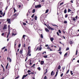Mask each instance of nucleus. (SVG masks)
Returning a JSON list of instances; mask_svg holds the SVG:
<instances>
[{"instance_id": "61", "label": "nucleus", "mask_w": 79, "mask_h": 79, "mask_svg": "<svg viewBox=\"0 0 79 79\" xmlns=\"http://www.w3.org/2000/svg\"><path fill=\"white\" fill-rule=\"evenodd\" d=\"M41 38H43V35H42V34L41 35Z\"/></svg>"}, {"instance_id": "7", "label": "nucleus", "mask_w": 79, "mask_h": 79, "mask_svg": "<svg viewBox=\"0 0 79 79\" xmlns=\"http://www.w3.org/2000/svg\"><path fill=\"white\" fill-rule=\"evenodd\" d=\"M18 15H19V13H18V12H17L14 15H15V16H17Z\"/></svg>"}, {"instance_id": "21", "label": "nucleus", "mask_w": 79, "mask_h": 79, "mask_svg": "<svg viewBox=\"0 0 79 79\" xmlns=\"http://www.w3.org/2000/svg\"><path fill=\"white\" fill-rule=\"evenodd\" d=\"M0 13L1 15H3V12H2V10H0Z\"/></svg>"}, {"instance_id": "58", "label": "nucleus", "mask_w": 79, "mask_h": 79, "mask_svg": "<svg viewBox=\"0 0 79 79\" xmlns=\"http://www.w3.org/2000/svg\"><path fill=\"white\" fill-rule=\"evenodd\" d=\"M56 34H57V35H58V36H59V35H59V33H58V32H56Z\"/></svg>"}, {"instance_id": "24", "label": "nucleus", "mask_w": 79, "mask_h": 79, "mask_svg": "<svg viewBox=\"0 0 79 79\" xmlns=\"http://www.w3.org/2000/svg\"><path fill=\"white\" fill-rule=\"evenodd\" d=\"M35 9H34L32 10V13H35Z\"/></svg>"}, {"instance_id": "34", "label": "nucleus", "mask_w": 79, "mask_h": 79, "mask_svg": "<svg viewBox=\"0 0 79 79\" xmlns=\"http://www.w3.org/2000/svg\"><path fill=\"white\" fill-rule=\"evenodd\" d=\"M8 30H10V25H8Z\"/></svg>"}, {"instance_id": "64", "label": "nucleus", "mask_w": 79, "mask_h": 79, "mask_svg": "<svg viewBox=\"0 0 79 79\" xmlns=\"http://www.w3.org/2000/svg\"><path fill=\"white\" fill-rule=\"evenodd\" d=\"M59 53L61 55V54H62V52H61V51L60 52H59Z\"/></svg>"}, {"instance_id": "59", "label": "nucleus", "mask_w": 79, "mask_h": 79, "mask_svg": "<svg viewBox=\"0 0 79 79\" xmlns=\"http://www.w3.org/2000/svg\"><path fill=\"white\" fill-rule=\"evenodd\" d=\"M4 33H2V34L1 35H2V36H3V35H4Z\"/></svg>"}, {"instance_id": "14", "label": "nucleus", "mask_w": 79, "mask_h": 79, "mask_svg": "<svg viewBox=\"0 0 79 79\" xmlns=\"http://www.w3.org/2000/svg\"><path fill=\"white\" fill-rule=\"evenodd\" d=\"M34 19L35 20H37V15L35 16Z\"/></svg>"}, {"instance_id": "57", "label": "nucleus", "mask_w": 79, "mask_h": 79, "mask_svg": "<svg viewBox=\"0 0 79 79\" xmlns=\"http://www.w3.org/2000/svg\"><path fill=\"white\" fill-rule=\"evenodd\" d=\"M17 6H18V8H21V5H19Z\"/></svg>"}, {"instance_id": "40", "label": "nucleus", "mask_w": 79, "mask_h": 79, "mask_svg": "<svg viewBox=\"0 0 79 79\" xmlns=\"http://www.w3.org/2000/svg\"><path fill=\"white\" fill-rule=\"evenodd\" d=\"M16 42H15V44H14V47H16Z\"/></svg>"}, {"instance_id": "39", "label": "nucleus", "mask_w": 79, "mask_h": 79, "mask_svg": "<svg viewBox=\"0 0 79 79\" xmlns=\"http://www.w3.org/2000/svg\"><path fill=\"white\" fill-rule=\"evenodd\" d=\"M58 32H59V33H60V34L61 33V31L60 30H58Z\"/></svg>"}, {"instance_id": "46", "label": "nucleus", "mask_w": 79, "mask_h": 79, "mask_svg": "<svg viewBox=\"0 0 79 79\" xmlns=\"http://www.w3.org/2000/svg\"><path fill=\"white\" fill-rule=\"evenodd\" d=\"M68 14H66L65 15V18H67V17H68Z\"/></svg>"}, {"instance_id": "35", "label": "nucleus", "mask_w": 79, "mask_h": 79, "mask_svg": "<svg viewBox=\"0 0 79 79\" xmlns=\"http://www.w3.org/2000/svg\"><path fill=\"white\" fill-rule=\"evenodd\" d=\"M47 77L46 76H45L44 77V79H47Z\"/></svg>"}, {"instance_id": "11", "label": "nucleus", "mask_w": 79, "mask_h": 79, "mask_svg": "<svg viewBox=\"0 0 79 79\" xmlns=\"http://www.w3.org/2000/svg\"><path fill=\"white\" fill-rule=\"evenodd\" d=\"M42 16H43V17H44V18H45V17H46V16H47V15H46L45 14H43L42 15Z\"/></svg>"}, {"instance_id": "16", "label": "nucleus", "mask_w": 79, "mask_h": 79, "mask_svg": "<svg viewBox=\"0 0 79 79\" xmlns=\"http://www.w3.org/2000/svg\"><path fill=\"white\" fill-rule=\"evenodd\" d=\"M64 13L65 14H66V13H67V10L66 9H65L64 10Z\"/></svg>"}, {"instance_id": "45", "label": "nucleus", "mask_w": 79, "mask_h": 79, "mask_svg": "<svg viewBox=\"0 0 79 79\" xmlns=\"http://www.w3.org/2000/svg\"><path fill=\"white\" fill-rule=\"evenodd\" d=\"M34 15H35V14H33L32 16L31 17V18H34Z\"/></svg>"}, {"instance_id": "18", "label": "nucleus", "mask_w": 79, "mask_h": 79, "mask_svg": "<svg viewBox=\"0 0 79 79\" xmlns=\"http://www.w3.org/2000/svg\"><path fill=\"white\" fill-rule=\"evenodd\" d=\"M51 41V42H53V40H54V39L53 38H51L50 39Z\"/></svg>"}, {"instance_id": "2", "label": "nucleus", "mask_w": 79, "mask_h": 79, "mask_svg": "<svg viewBox=\"0 0 79 79\" xmlns=\"http://www.w3.org/2000/svg\"><path fill=\"white\" fill-rule=\"evenodd\" d=\"M7 29V25L6 24H4V27H3V30H5Z\"/></svg>"}, {"instance_id": "12", "label": "nucleus", "mask_w": 79, "mask_h": 79, "mask_svg": "<svg viewBox=\"0 0 79 79\" xmlns=\"http://www.w3.org/2000/svg\"><path fill=\"white\" fill-rule=\"evenodd\" d=\"M45 30L46 31V32H49V30H48V29H47V28H45Z\"/></svg>"}, {"instance_id": "43", "label": "nucleus", "mask_w": 79, "mask_h": 79, "mask_svg": "<svg viewBox=\"0 0 79 79\" xmlns=\"http://www.w3.org/2000/svg\"><path fill=\"white\" fill-rule=\"evenodd\" d=\"M63 3H64V2H62V3L60 4V6H61V5H63Z\"/></svg>"}, {"instance_id": "13", "label": "nucleus", "mask_w": 79, "mask_h": 79, "mask_svg": "<svg viewBox=\"0 0 79 79\" xmlns=\"http://www.w3.org/2000/svg\"><path fill=\"white\" fill-rule=\"evenodd\" d=\"M42 54H43V55H46V52L45 51V52H43Z\"/></svg>"}, {"instance_id": "63", "label": "nucleus", "mask_w": 79, "mask_h": 79, "mask_svg": "<svg viewBox=\"0 0 79 79\" xmlns=\"http://www.w3.org/2000/svg\"><path fill=\"white\" fill-rule=\"evenodd\" d=\"M5 12H4L3 14L2 15V16H5Z\"/></svg>"}, {"instance_id": "9", "label": "nucleus", "mask_w": 79, "mask_h": 79, "mask_svg": "<svg viewBox=\"0 0 79 79\" xmlns=\"http://www.w3.org/2000/svg\"><path fill=\"white\" fill-rule=\"evenodd\" d=\"M55 74V73L53 72V71H52L51 73V76H53Z\"/></svg>"}, {"instance_id": "38", "label": "nucleus", "mask_w": 79, "mask_h": 79, "mask_svg": "<svg viewBox=\"0 0 79 79\" xmlns=\"http://www.w3.org/2000/svg\"><path fill=\"white\" fill-rule=\"evenodd\" d=\"M48 10L47 9V10H46V12H45V13H48Z\"/></svg>"}, {"instance_id": "41", "label": "nucleus", "mask_w": 79, "mask_h": 79, "mask_svg": "<svg viewBox=\"0 0 79 79\" xmlns=\"http://www.w3.org/2000/svg\"><path fill=\"white\" fill-rule=\"evenodd\" d=\"M70 73H71V75H73V71H70Z\"/></svg>"}, {"instance_id": "62", "label": "nucleus", "mask_w": 79, "mask_h": 79, "mask_svg": "<svg viewBox=\"0 0 79 79\" xmlns=\"http://www.w3.org/2000/svg\"><path fill=\"white\" fill-rule=\"evenodd\" d=\"M23 25H26V23H23Z\"/></svg>"}, {"instance_id": "50", "label": "nucleus", "mask_w": 79, "mask_h": 79, "mask_svg": "<svg viewBox=\"0 0 79 79\" xmlns=\"http://www.w3.org/2000/svg\"><path fill=\"white\" fill-rule=\"evenodd\" d=\"M69 70L67 71V72L66 74H68V73H69Z\"/></svg>"}, {"instance_id": "23", "label": "nucleus", "mask_w": 79, "mask_h": 79, "mask_svg": "<svg viewBox=\"0 0 79 79\" xmlns=\"http://www.w3.org/2000/svg\"><path fill=\"white\" fill-rule=\"evenodd\" d=\"M43 57L44 58H47V57H48V56L47 55L44 56H43Z\"/></svg>"}, {"instance_id": "8", "label": "nucleus", "mask_w": 79, "mask_h": 79, "mask_svg": "<svg viewBox=\"0 0 79 79\" xmlns=\"http://www.w3.org/2000/svg\"><path fill=\"white\" fill-rule=\"evenodd\" d=\"M62 69L63 70H62V72L63 73L64 72V69H65V66H63L62 67Z\"/></svg>"}, {"instance_id": "47", "label": "nucleus", "mask_w": 79, "mask_h": 79, "mask_svg": "<svg viewBox=\"0 0 79 79\" xmlns=\"http://www.w3.org/2000/svg\"><path fill=\"white\" fill-rule=\"evenodd\" d=\"M34 74V73H33V72H31V73H30V74H31V75H33V74Z\"/></svg>"}, {"instance_id": "27", "label": "nucleus", "mask_w": 79, "mask_h": 79, "mask_svg": "<svg viewBox=\"0 0 79 79\" xmlns=\"http://www.w3.org/2000/svg\"><path fill=\"white\" fill-rule=\"evenodd\" d=\"M70 11H71V10L69 9H68V12L69 13V12H70Z\"/></svg>"}, {"instance_id": "60", "label": "nucleus", "mask_w": 79, "mask_h": 79, "mask_svg": "<svg viewBox=\"0 0 79 79\" xmlns=\"http://www.w3.org/2000/svg\"><path fill=\"white\" fill-rule=\"evenodd\" d=\"M25 77L23 75L22 79H24Z\"/></svg>"}, {"instance_id": "1", "label": "nucleus", "mask_w": 79, "mask_h": 79, "mask_svg": "<svg viewBox=\"0 0 79 79\" xmlns=\"http://www.w3.org/2000/svg\"><path fill=\"white\" fill-rule=\"evenodd\" d=\"M30 46H28V52H27V56L28 57V56H31V54H30V53L31 52V51H30Z\"/></svg>"}, {"instance_id": "15", "label": "nucleus", "mask_w": 79, "mask_h": 79, "mask_svg": "<svg viewBox=\"0 0 79 79\" xmlns=\"http://www.w3.org/2000/svg\"><path fill=\"white\" fill-rule=\"evenodd\" d=\"M68 55V52H67L65 54H64V57H66L67 56V55Z\"/></svg>"}, {"instance_id": "5", "label": "nucleus", "mask_w": 79, "mask_h": 79, "mask_svg": "<svg viewBox=\"0 0 79 79\" xmlns=\"http://www.w3.org/2000/svg\"><path fill=\"white\" fill-rule=\"evenodd\" d=\"M16 16H15L14 15H12L11 17V18H12V19H15L16 18Z\"/></svg>"}, {"instance_id": "31", "label": "nucleus", "mask_w": 79, "mask_h": 79, "mask_svg": "<svg viewBox=\"0 0 79 79\" xmlns=\"http://www.w3.org/2000/svg\"><path fill=\"white\" fill-rule=\"evenodd\" d=\"M37 69L39 70V71H40V67H38Z\"/></svg>"}, {"instance_id": "55", "label": "nucleus", "mask_w": 79, "mask_h": 79, "mask_svg": "<svg viewBox=\"0 0 79 79\" xmlns=\"http://www.w3.org/2000/svg\"><path fill=\"white\" fill-rule=\"evenodd\" d=\"M31 70H28L27 71V73H31Z\"/></svg>"}, {"instance_id": "44", "label": "nucleus", "mask_w": 79, "mask_h": 79, "mask_svg": "<svg viewBox=\"0 0 79 79\" xmlns=\"http://www.w3.org/2000/svg\"><path fill=\"white\" fill-rule=\"evenodd\" d=\"M26 37V35H23V39H25V38L24 37Z\"/></svg>"}, {"instance_id": "4", "label": "nucleus", "mask_w": 79, "mask_h": 79, "mask_svg": "<svg viewBox=\"0 0 79 79\" xmlns=\"http://www.w3.org/2000/svg\"><path fill=\"white\" fill-rule=\"evenodd\" d=\"M47 27H48V28H49V30L50 29L51 30H52V31H53V30H54V28L51 27L50 26H48Z\"/></svg>"}, {"instance_id": "3", "label": "nucleus", "mask_w": 79, "mask_h": 79, "mask_svg": "<svg viewBox=\"0 0 79 79\" xmlns=\"http://www.w3.org/2000/svg\"><path fill=\"white\" fill-rule=\"evenodd\" d=\"M42 7V6L40 4H39V5L35 6V8H41Z\"/></svg>"}, {"instance_id": "19", "label": "nucleus", "mask_w": 79, "mask_h": 79, "mask_svg": "<svg viewBox=\"0 0 79 79\" xmlns=\"http://www.w3.org/2000/svg\"><path fill=\"white\" fill-rule=\"evenodd\" d=\"M60 68H61V66H60V65H59L58 67V69H60Z\"/></svg>"}, {"instance_id": "6", "label": "nucleus", "mask_w": 79, "mask_h": 79, "mask_svg": "<svg viewBox=\"0 0 79 79\" xmlns=\"http://www.w3.org/2000/svg\"><path fill=\"white\" fill-rule=\"evenodd\" d=\"M23 49L21 48L19 52V53H20V54H23Z\"/></svg>"}, {"instance_id": "36", "label": "nucleus", "mask_w": 79, "mask_h": 79, "mask_svg": "<svg viewBox=\"0 0 79 79\" xmlns=\"http://www.w3.org/2000/svg\"><path fill=\"white\" fill-rule=\"evenodd\" d=\"M61 50V47L59 48V49L58 50V51H60Z\"/></svg>"}, {"instance_id": "51", "label": "nucleus", "mask_w": 79, "mask_h": 79, "mask_svg": "<svg viewBox=\"0 0 79 79\" xmlns=\"http://www.w3.org/2000/svg\"><path fill=\"white\" fill-rule=\"evenodd\" d=\"M73 21H76V19H75V18H73Z\"/></svg>"}, {"instance_id": "53", "label": "nucleus", "mask_w": 79, "mask_h": 79, "mask_svg": "<svg viewBox=\"0 0 79 79\" xmlns=\"http://www.w3.org/2000/svg\"><path fill=\"white\" fill-rule=\"evenodd\" d=\"M76 55H77V50L76 51Z\"/></svg>"}, {"instance_id": "49", "label": "nucleus", "mask_w": 79, "mask_h": 79, "mask_svg": "<svg viewBox=\"0 0 79 79\" xmlns=\"http://www.w3.org/2000/svg\"><path fill=\"white\" fill-rule=\"evenodd\" d=\"M18 48H20V47H21V44H19V45H18Z\"/></svg>"}, {"instance_id": "32", "label": "nucleus", "mask_w": 79, "mask_h": 79, "mask_svg": "<svg viewBox=\"0 0 79 79\" xmlns=\"http://www.w3.org/2000/svg\"><path fill=\"white\" fill-rule=\"evenodd\" d=\"M69 50V48L67 47V48L66 50V51H67V50Z\"/></svg>"}, {"instance_id": "10", "label": "nucleus", "mask_w": 79, "mask_h": 79, "mask_svg": "<svg viewBox=\"0 0 79 79\" xmlns=\"http://www.w3.org/2000/svg\"><path fill=\"white\" fill-rule=\"evenodd\" d=\"M14 10V13H15V12H16L17 11V10H16L15 9V7L13 8Z\"/></svg>"}, {"instance_id": "37", "label": "nucleus", "mask_w": 79, "mask_h": 79, "mask_svg": "<svg viewBox=\"0 0 79 79\" xmlns=\"http://www.w3.org/2000/svg\"><path fill=\"white\" fill-rule=\"evenodd\" d=\"M10 20H11L10 19H7V21H8V22L9 21V22H10Z\"/></svg>"}, {"instance_id": "30", "label": "nucleus", "mask_w": 79, "mask_h": 79, "mask_svg": "<svg viewBox=\"0 0 79 79\" xmlns=\"http://www.w3.org/2000/svg\"><path fill=\"white\" fill-rule=\"evenodd\" d=\"M12 34H17V32H16V31H13Z\"/></svg>"}, {"instance_id": "52", "label": "nucleus", "mask_w": 79, "mask_h": 79, "mask_svg": "<svg viewBox=\"0 0 79 79\" xmlns=\"http://www.w3.org/2000/svg\"><path fill=\"white\" fill-rule=\"evenodd\" d=\"M19 76H18L17 77H16L15 79H18V78H19Z\"/></svg>"}, {"instance_id": "17", "label": "nucleus", "mask_w": 79, "mask_h": 79, "mask_svg": "<svg viewBox=\"0 0 79 79\" xmlns=\"http://www.w3.org/2000/svg\"><path fill=\"white\" fill-rule=\"evenodd\" d=\"M44 61H41L40 64L41 65L44 64Z\"/></svg>"}, {"instance_id": "54", "label": "nucleus", "mask_w": 79, "mask_h": 79, "mask_svg": "<svg viewBox=\"0 0 79 79\" xmlns=\"http://www.w3.org/2000/svg\"><path fill=\"white\" fill-rule=\"evenodd\" d=\"M25 47H26V45L25 44H24L23 45V47L25 48Z\"/></svg>"}, {"instance_id": "26", "label": "nucleus", "mask_w": 79, "mask_h": 79, "mask_svg": "<svg viewBox=\"0 0 79 79\" xmlns=\"http://www.w3.org/2000/svg\"><path fill=\"white\" fill-rule=\"evenodd\" d=\"M8 63H7V65L6 66V69H7V68H8Z\"/></svg>"}, {"instance_id": "42", "label": "nucleus", "mask_w": 79, "mask_h": 79, "mask_svg": "<svg viewBox=\"0 0 79 79\" xmlns=\"http://www.w3.org/2000/svg\"><path fill=\"white\" fill-rule=\"evenodd\" d=\"M9 62H11V59L10 58H9Z\"/></svg>"}, {"instance_id": "29", "label": "nucleus", "mask_w": 79, "mask_h": 79, "mask_svg": "<svg viewBox=\"0 0 79 79\" xmlns=\"http://www.w3.org/2000/svg\"><path fill=\"white\" fill-rule=\"evenodd\" d=\"M77 5H79V0H78V1H76Z\"/></svg>"}, {"instance_id": "25", "label": "nucleus", "mask_w": 79, "mask_h": 79, "mask_svg": "<svg viewBox=\"0 0 79 79\" xmlns=\"http://www.w3.org/2000/svg\"><path fill=\"white\" fill-rule=\"evenodd\" d=\"M17 35V33L14 34V33H12V36H15V35Z\"/></svg>"}, {"instance_id": "28", "label": "nucleus", "mask_w": 79, "mask_h": 79, "mask_svg": "<svg viewBox=\"0 0 79 79\" xmlns=\"http://www.w3.org/2000/svg\"><path fill=\"white\" fill-rule=\"evenodd\" d=\"M8 31H9L8 32V34H7V35H9L10 33V30H9Z\"/></svg>"}, {"instance_id": "20", "label": "nucleus", "mask_w": 79, "mask_h": 79, "mask_svg": "<svg viewBox=\"0 0 79 79\" xmlns=\"http://www.w3.org/2000/svg\"><path fill=\"white\" fill-rule=\"evenodd\" d=\"M69 43L70 44H73V41L71 40L69 42Z\"/></svg>"}, {"instance_id": "22", "label": "nucleus", "mask_w": 79, "mask_h": 79, "mask_svg": "<svg viewBox=\"0 0 79 79\" xmlns=\"http://www.w3.org/2000/svg\"><path fill=\"white\" fill-rule=\"evenodd\" d=\"M47 72H48V70L47 69H46V72L45 73H44V74H46V73H47Z\"/></svg>"}, {"instance_id": "56", "label": "nucleus", "mask_w": 79, "mask_h": 79, "mask_svg": "<svg viewBox=\"0 0 79 79\" xmlns=\"http://www.w3.org/2000/svg\"><path fill=\"white\" fill-rule=\"evenodd\" d=\"M63 76V73H62L60 75V77H62Z\"/></svg>"}, {"instance_id": "33", "label": "nucleus", "mask_w": 79, "mask_h": 79, "mask_svg": "<svg viewBox=\"0 0 79 79\" xmlns=\"http://www.w3.org/2000/svg\"><path fill=\"white\" fill-rule=\"evenodd\" d=\"M64 24H67V21H64Z\"/></svg>"}, {"instance_id": "48", "label": "nucleus", "mask_w": 79, "mask_h": 79, "mask_svg": "<svg viewBox=\"0 0 79 79\" xmlns=\"http://www.w3.org/2000/svg\"><path fill=\"white\" fill-rule=\"evenodd\" d=\"M28 76V74H27L26 75H23V76L25 77H27V76Z\"/></svg>"}]
</instances>
